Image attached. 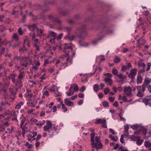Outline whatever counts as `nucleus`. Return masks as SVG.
<instances>
[{"instance_id": "5fc2aeb1", "label": "nucleus", "mask_w": 151, "mask_h": 151, "mask_svg": "<svg viewBox=\"0 0 151 151\" xmlns=\"http://www.w3.org/2000/svg\"><path fill=\"white\" fill-rule=\"evenodd\" d=\"M110 92V89L107 88H105L104 90V93L105 95L107 94Z\"/></svg>"}, {"instance_id": "f03ea898", "label": "nucleus", "mask_w": 151, "mask_h": 151, "mask_svg": "<svg viewBox=\"0 0 151 151\" xmlns=\"http://www.w3.org/2000/svg\"><path fill=\"white\" fill-rule=\"evenodd\" d=\"M91 145L93 148L96 149H101L103 147V145L101 141L100 137L96 136L95 138L94 141L91 142Z\"/></svg>"}, {"instance_id": "2f4dec72", "label": "nucleus", "mask_w": 151, "mask_h": 151, "mask_svg": "<svg viewBox=\"0 0 151 151\" xmlns=\"http://www.w3.org/2000/svg\"><path fill=\"white\" fill-rule=\"evenodd\" d=\"M151 82V79L147 77L145 78L144 80V83L145 84L147 85L150 83Z\"/></svg>"}, {"instance_id": "e433bc0d", "label": "nucleus", "mask_w": 151, "mask_h": 151, "mask_svg": "<svg viewBox=\"0 0 151 151\" xmlns=\"http://www.w3.org/2000/svg\"><path fill=\"white\" fill-rule=\"evenodd\" d=\"M3 82H4V88H8L9 85L10 84V82L9 81H5L3 80Z\"/></svg>"}, {"instance_id": "a878e982", "label": "nucleus", "mask_w": 151, "mask_h": 151, "mask_svg": "<svg viewBox=\"0 0 151 151\" xmlns=\"http://www.w3.org/2000/svg\"><path fill=\"white\" fill-rule=\"evenodd\" d=\"M109 137L114 142L116 141L118 139L117 136H113L111 135H109Z\"/></svg>"}, {"instance_id": "b1692460", "label": "nucleus", "mask_w": 151, "mask_h": 151, "mask_svg": "<svg viewBox=\"0 0 151 151\" xmlns=\"http://www.w3.org/2000/svg\"><path fill=\"white\" fill-rule=\"evenodd\" d=\"M54 60H53L52 61L49 60L48 59L46 60H45L44 63L43 65L44 66H46L47 64L51 63H53L54 62Z\"/></svg>"}, {"instance_id": "09e8293b", "label": "nucleus", "mask_w": 151, "mask_h": 151, "mask_svg": "<svg viewBox=\"0 0 151 151\" xmlns=\"http://www.w3.org/2000/svg\"><path fill=\"white\" fill-rule=\"evenodd\" d=\"M143 140L142 139H140L139 137L137 141V143L138 145H141L143 142Z\"/></svg>"}, {"instance_id": "ddd939ff", "label": "nucleus", "mask_w": 151, "mask_h": 151, "mask_svg": "<svg viewBox=\"0 0 151 151\" xmlns=\"http://www.w3.org/2000/svg\"><path fill=\"white\" fill-rule=\"evenodd\" d=\"M117 77L120 80L119 81V82H121V83H123L124 82H122V81L123 80L126 78V76L125 75L120 73L117 75Z\"/></svg>"}, {"instance_id": "9d476101", "label": "nucleus", "mask_w": 151, "mask_h": 151, "mask_svg": "<svg viewBox=\"0 0 151 151\" xmlns=\"http://www.w3.org/2000/svg\"><path fill=\"white\" fill-rule=\"evenodd\" d=\"M18 122H20V128H22L23 130H24V129L22 128V126L26 120L25 117H24L23 115H22L18 119Z\"/></svg>"}, {"instance_id": "f3484780", "label": "nucleus", "mask_w": 151, "mask_h": 151, "mask_svg": "<svg viewBox=\"0 0 151 151\" xmlns=\"http://www.w3.org/2000/svg\"><path fill=\"white\" fill-rule=\"evenodd\" d=\"M142 101L146 105H148L151 107V99H144L142 100Z\"/></svg>"}, {"instance_id": "c03bdc74", "label": "nucleus", "mask_w": 151, "mask_h": 151, "mask_svg": "<svg viewBox=\"0 0 151 151\" xmlns=\"http://www.w3.org/2000/svg\"><path fill=\"white\" fill-rule=\"evenodd\" d=\"M140 130L142 131V133L144 134L145 135L146 134L147 130L146 129H145L143 127H141Z\"/></svg>"}, {"instance_id": "6e6d98bb", "label": "nucleus", "mask_w": 151, "mask_h": 151, "mask_svg": "<svg viewBox=\"0 0 151 151\" xmlns=\"http://www.w3.org/2000/svg\"><path fill=\"white\" fill-rule=\"evenodd\" d=\"M112 72L114 75H118V71L116 69H113Z\"/></svg>"}, {"instance_id": "864d4df0", "label": "nucleus", "mask_w": 151, "mask_h": 151, "mask_svg": "<svg viewBox=\"0 0 151 151\" xmlns=\"http://www.w3.org/2000/svg\"><path fill=\"white\" fill-rule=\"evenodd\" d=\"M103 105L105 107H109V104L108 102L106 101H104L102 102Z\"/></svg>"}, {"instance_id": "1a4fd4ad", "label": "nucleus", "mask_w": 151, "mask_h": 151, "mask_svg": "<svg viewBox=\"0 0 151 151\" xmlns=\"http://www.w3.org/2000/svg\"><path fill=\"white\" fill-rule=\"evenodd\" d=\"M124 88V91L127 96L131 97L133 95L131 93L132 89L130 86L125 87Z\"/></svg>"}, {"instance_id": "5701e85b", "label": "nucleus", "mask_w": 151, "mask_h": 151, "mask_svg": "<svg viewBox=\"0 0 151 151\" xmlns=\"http://www.w3.org/2000/svg\"><path fill=\"white\" fill-rule=\"evenodd\" d=\"M58 89V88L57 87L54 92V93L55 95V96L56 97L61 96L62 95L61 93L59 91Z\"/></svg>"}, {"instance_id": "4468645a", "label": "nucleus", "mask_w": 151, "mask_h": 151, "mask_svg": "<svg viewBox=\"0 0 151 151\" xmlns=\"http://www.w3.org/2000/svg\"><path fill=\"white\" fill-rule=\"evenodd\" d=\"M70 98H66L65 99L64 103L66 105L69 106H72L73 105L74 103L70 101Z\"/></svg>"}, {"instance_id": "774afa93", "label": "nucleus", "mask_w": 151, "mask_h": 151, "mask_svg": "<svg viewBox=\"0 0 151 151\" xmlns=\"http://www.w3.org/2000/svg\"><path fill=\"white\" fill-rule=\"evenodd\" d=\"M5 29V28L3 26H0V32H2Z\"/></svg>"}, {"instance_id": "412c9836", "label": "nucleus", "mask_w": 151, "mask_h": 151, "mask_svg": "<svg viewBox=\"0 0 151 151\" xmlns=\"http://www.w3.org/2000/svg\"><path fill=\"white\" fill-rule=\"evenodd\" d=\"M70 87H72L71 88L73 89L74 91H77L79 90L78 86L77 84H72L71 85Z\"/></svg>"}, {"instance_id": "338daca9", "label": "nucleus", "mask_w": 151, "mask_h": 151, "mask_svg": "<svg viewBox=\"0 0 151 151\" xmlns=\"http://www.w3.org/2000/svg\"><path fill=\"white\" fill-rule=\"evenodd\" d=\"M33 95L32 93H29V94L28 93H26L24 95L26 97H29L30 98H31L32 96Z\"/></svg>"}, {"instance_id": "9b49d317", "label": "nucleus", "mask_w": 151, "mask_h": 151, "mask_svg": "<svg viewBox=\"0 0 151 151\" xmlns=\"http://www.w3.org/2000/svg\"><path fill=\"white\" fill-rule=\"evenodd\" d=\"M137 73V70L135 69H132L130 71V73L128 75L129 77L132 78H134Z\"/></svg>"}, {"instance_id": "de8ad7c7", "label": "nucleus", "mask_w": 151, "mask_h": 151, "mask_svg": "<svg viewBox=\"0 0 151 151\" xmlns=\"http://www.w3.org/2000/svg\"><path fill=\"white\" fill-rule=\"evenodd\" d=\"M29 28L31 30H34V29L36 28V25L35 24L29 25Z\"/></svg>"}, {"instance_id": "c9c22d12", "label": "nucleus", "mask_w": 151, "mask_h": 151, "mask_svg": "<svg viewBox=\"0 0 151 151\" xmlns=\"http://www.w3.org/2000/svg\"><path fill=\"white\" fill-rule=\"evenodd\" d=\"M61 104L62 105V109L63 110V111L65 112H66L67 110V109L66 107L65 106V105L63 104L62 101L61 102Z\"/></svg>"}, {"instance_id": "a18cd8bd", "label": "nucleus", "mask_w": 151, "mask_h": 151, "mask_svg": "<svg viewBox=\"0 0 151 151\" xmlns=\"http://www.w3.org/2000/svg\"><path fill=\"white\" fill-rule=\"evenodd\" d=\"M104 119H96V120L95 123V124H99L101 123L103 121H104Z\"/></svg>"}, {"instance_id": "37998d69", "label": "nucleus", "mask_w": 151, "mask_h": 151, "mask_svg": "<svg viewBox=\"0 0 151 151\" xmlns=\"http://www.w3.org/2000/svg\"><path fill=\"white\" fill-rule=\"evenodd\" d=\"M106 120L104 119V121H103L101 123V124H102L101 126L105 128H106L107 127V126L106 125Z\"/></svg>"}, {"instance_id": "39448f33", "label": "nucleus", "mask_w": 151, "mask_h": 151, "mask_svg": "<svg viewBox=\"0 0 151 151\" xmlns=\"http://www.w3.org/2000/svg\"><path fill=\"white\" fill-rule=\"evenodd\" d=\"M32 39L33 42V47L35 48L36 50L37 51H39L40 50V47L41 45L39 40L36 38L35 36L34 35L32 36Z\"/></svg>"}, {"instance_id": "49530a36", "label": "nucleus", "mask_w": 151, "mask_h": 151, "mask_svg": "<svg viewBox=\"0 0 151 151\" xmlns=\"http://www.w3.org/2000/svg\"><path fill=\"white\" fill-rule=\"evenodd\" d=\"M144 91H138V93L137 94V96L139 97H142L143 96V93Z\"/></svg>"}, {"instance_id": "58836bf2", "label": "nucleus", "mask_w": 151, "mask_h": 151, "mask_svg": "<svg viewBox=\"0 0 151 151\" xmlns=\"http://www.w3.org/2000/svg\"><path fill=\"white\" fill-rule=\"evenodd\" d=\"M13 38L16 41H18L19 40L18 35L16 33H14L13 35Z\"/></svg>"}, {"instance_id": "3c124183", "label": "nucleus", "mask_w": 151, "mask_h": 151, "mask_svg": "<svg viewBox=\"0 0 151 151\" xmlns=\"http://www.w3.org/2000/svg\"><path fill=\"white\" fill-rule=\"evenodd\" d=\"M114 61L115 63H117L120 62V59L119 58L117 57H116L114 59Z\"/></svg>"}, {"instance_id": "473e14b6", "label": "nucleus", "mask_w": 151, "mask_h": 151, "mask_svg": "<svg viewBox=\"0 0 151 151\" xmlns=\"http://www.w3.org/2000/svg\"><path fill=\"white\" fill-rule=\"evenodd\" d=\"M144 143L146 147H151V142L149 141H145Z\"/></svg>"}, {"instance_id": "f8f14e48", "label": "nucleus", "mask_w": 151, "mask_h": 151, "mask_svg": "<svg viewBox=\"0 0 151 151\" xmlns=\"http://www.w3.org/2000/svg\"><path fill=\"white\" fill-rule=\"evenodd\" d=\"M72 58L71 56L68 57L66 59V63H63L62 65H66V66H68L72 63Z\"/></svg>"}, {"instance_id": "a211bd4d", "label": "nucleus", "mask_w": 151, "mask_h": 151, "mask_svg": "<svg viewBox=\"0 0 151 151\" xmlns=\"http://www.w3.org/2000/svg\"><path fill=\"white\" fill-rule=\"evenodd\" d=\"M48 18L50 19V20H52L53 21H57L58 22H60V21L58 20L57 18L56 17H54L52 15H50L48 17Z\"/></svg>"}, {"instance_id": "13d9d810", "label": "nucleus", "mask_w": 151, "mask_h": 151, "mask_svg": "<svg viewBox=\"0 0 151 151\" xmlns=\"http://www.w3.org/2000/svg\"><path fill=\"white\" fill-rule=\"evenodd\" d=\"M122 100H123L125 102H130V101H132V99H130V101H129L127 99L126 97L125 96H122Z\"/></svg>"}, {"instance_id": "69168bd1", "label": "nucleus", "mask_w": 151, "mask_h": 151, "mask_svg": "<svg viewBox=\"0 0 151 151\" xmlns=\"http://www.w3.org/2000/svg\"><path fill=\"white\" fill-rule=\"evenodd\" d=\"M124 135H122L121 136V137L120 140V142L122 143H124L125 142L124 140Z\"/></svg>"}, {"instance_id": "bb28decb", "label": "nucleus", "mask_w": 151, "mask_h": 151, "mask_svg": "<svg viewBox=\"0 0 151 151\" xmlns=\"http://www.w3.org/2000/svg\"><path fill=\"white\" fill-rule=\"evenodd\" d=\"M24 44H27V46L28 47H30V42L28 40V38L27 37H26L24 40Z\"/></svg>"}, {"instance_id": "7c9ffc66", "label": "nucleus", "mask_w": 151, "mask_h": 151, "mask_svg": "<svg viewBox=\"0 0 151 151\" xmlns=\"http://www.w3.org/2000/svg\"><path fill=\"white\" fill-rule=\"evenodd\" d=\"M37 36L39 37H41L43 33V30L41 29H37Z\"/></svg>"}, {"instance_id": "cd10ccee", "label": "nucleus", "mask_w": 151, "mask_h": 151, "mask_svg": "<svg viewBox=\"0 0 151 151\" xmlns=\"http://www.w3.org/2000/svg\"><path fill=\"white\" fill-rule=\"evenodd\" d=\"M131 128L135 130L139 129L140 127L138 124L133 125L131 126Z\"/></svg>"}, {"instance_id": "7ed1b4c3", "label": "nucleus", "mask_w": 151, "mask_h": 151, "mask_svg": "<svg viewBox=\"0 0 151 151\" xmlns=\"http://www.w3.org/2000/svg\"><path fill=\"white\" fill-rule=\"evenodd\" d=\"M83 31L82 28H78L74 32V35H68L65 37L66 39L72 41L77 39L79 36L78 34L79 32H81Z\"/></svg>"}, {"instance_id": "6ab92c4d", "label": "nucleus", "mask_w": 151, "mask_h": 151, "mask_svg": "<svg viewBox=\"0 0 151 151\" xmlns=\"http://www.w3.org/2000/svg\"><path fill=\"white\" fill-rule=\"evenodd\" d=\"M93 89L94 91L97 93L99 90L100 89V88L98 84H96L93 86Z\"/></svg>"}, {"instance_id": "4c0bfd02", "label": "nucleus", "mask_w": 151, "mask_h": 151, "mask_svg": "<svg viewBox=\"0 0 151 151\" xmlns=\"http://www.w3.org/2000/svg\"><path fill=\"white\" fill-rule=\"evenodd\" d=\"M137 65L138 66L142 67L143 68H144L145 67V64L141 61H139Z\"/></svg>"}, {"instance_id": "bf43d9fd", "label": "nucleus", "mask_w": 151, "mask_h": 151, "mask_svg": "<svg viewBox=\"0 0 151 151\" xmlns=\"http://www.w3.org/2000/svg\"><path fill=\"white\" fill-rule=\"evenodd\" d=\"M46 78V76L45 73H44L42 74V76L40 77V78L41 79L40 81L41 82H42V81L45 79Z\"/></svg>"}, {"instance_id": "a19ab883", "label": "nucleus", "mask_w": 151, "mask_h": 151, "mask_svg": "<svg viewBox=\"0 0 151 151\" xmlns=\"http://www.w3.org/2000/svg\"><path fill=\"white\" fill-rule=\"evenodd\" d=\"M142 78L140 76H138L137 79V82L138 83H140L142 81Z\"/></svg>"}, {"instance_id": "e2e57ef3", "label": "nucleus", "mask_w": 151, "mask_h": 151, "mask_svg": "<svg viewBox=\"0 0 151 151\" xmlns=\"http://www.w3.org/2000/svg\"><path fill=\"white\" fill-rule=\"evenodd\" d=\"M123 115H122L121 113H120L119 114V116L120 118V119L122 121H125V119L124 117L122 116Z\"/></svg>"}, {"instance_id": "052dcab7", "label": "nucleus", "mask_w": 151, "mask_h": 151, "mask_svg": "<svg viewBox=\"0 0 151 151\" xmlns=\"http://www.w3.org/2000/svg\"><path fill=\"white\" fill-rule=\"evenodd\" d=\"M25 145L26 146L28 147L29 148H31L33 147V145L29 143L28 142H27L25 144Z\"/></svg>"}, {"instance_id": "72a5a7b5", "label": "nucleus", "mask_w": 151, "mask_h": 151, "mask_svg": "<svg viewBox=\"0 0 151 151\" xmlns=\"http://www.w3.org/2000/svg\"><path fill=\"white\" fill-rule=\"evenodd\" d=\"M17 88H15L14 90H13L10 92L11 95L14 96V97L12 98V100H14V96L15 95L16 93L17 92Z\"/></svg>"}, {"instance_id": "6e6552de", "label": "nucleus", "mask_w": 151, "mask_h": 151, "mask_svg": "<svg viewBox=\"0 0 151 151\" xmlns=\"http://www.w3.org/2000/svg\"><path fill=\"white\" fill-rule=\"evenodd\" d=\"M52 124L49 120L46 121V124L43 127L44 130L45 131L49 132V130L52 129Z\"/></svg>"}, {"instance_id": "ea45409f", "label": "nucleus", "mask_w": 151, "mask_h": 151, "mask_svg": "<svg viewBox=\"0 0 151 151\" xmlns=\"http://www.w3.org/2000/svg\"><path fill=\"white\" fill-rule=\"evenodd\" d=\"M129 127L128 125H126L124 126V129L125 130V133L128 134V131L129 129Z\"/></svg>"}, {"instance_id": "aec40b11", "label": "nucleus", "mask_w": 151, "mask_h": 151, "mask_svg": "<svg viewBox=\"0 0 151 151\" xmlns=\"http://www.w3.org/2000/svg\"><path fill=\"white\" fill-rule=\"evenodd\" d=\"M56 87H56L53 85H52L50 87H48L47 89L51 92H53L54 93Z\"/></svg>"}, {"instance_id": "4be33fe9", "label": "nucleus", "mask_w": 151, "mask_h": 151, "mask_svg": "<svg viewBox=\"0 0 151 151\" xmlns=\"http://www.w3.org/2000/svg\"><path fill=\"white\" fill-rule=\"evenodd\" d=\"M71 88L72 87H70L69 89V91L66 93V94L68 96H71L74 93V91Z\"/></svg>"}, {"instance_id": "0e129e2a", "label": "nucleus", "mask_w": 151, "mask_h": 151, "mask_svg": "<svg viewBox=\"0 0 151 151\" xmlns=\"http://www.w3.org/2000/svg\"><path fill=\"white\" fill-rule=\"evenodd\" d=\"M42 94L43 95L46 96H48L49 95V93L48 91H43L42 92Z\"/></svg>"}, {"instance_id": "c756f323", "label": "nucleus", "mask_w": 151, "mask_h": 151, "mask_svg": "<svg viewBox=\"0 0 151 151\" xmlns=\"http://www.w3.org/2000/svg\"><path fill=\"white\" fill-rule=\"evenodd\" d=\"M57 34L52 31H50L49 32V36H51L53 39H55L56 37Z\"/></svg>"}, {"instance_id": "4d7b16f0", "label": "nucleus", "mask_w": 151, "mask_h": 151, "mask_svg": "<svg viewBox=\"0 0 151 151\" xmlns=\"http://www.w3.org/2000/svg\"><path fill=\"white\" fill-rule=\"evenodd\" d=\"M147 68L146 69V71H148L150 69V68L151 66V63H148L147 64Z\"/></svg>"}, {"instance_id": "dca6fc26", "label": "nucleus", "mask_w": 151, "mask_h": 151, "mask_svg": "<svg viewBox=\"0 0 151 151\" xmlns=\"http://www.w3.org/2000/svg\"><path fill=\"white\" fill-rule=\"evenodd\" d=\"M68 44L67 43L65 44V47H64L65 49L64 51L65 52H69L70 51L72 52L73 50L72 48L69 46H68Z\"/></svg>"}, {"instance_id": "79ce46f5", "label": "nucleus", "mask_w": 151, "mask_h": 151, "mask_svg": "<svg viewBox=\"0 0 151 151\" xmlns=\"http://www.w3.org/2000/svg\"><path fill=\"white\" fill-rule=\"evenodd\" d=\"M95 136V134L94 133H93L91 134V142L95 140L94 139Z\"/></svg>"}, {"instance_id": "423d86ee", "label": "nucleus", "mask_w": 151, "mask_h": 151, "mask_svg": "<svg viewBox=\"0 0 151 151\" xmlns=\"http://www.w3.org/2000/svg\"><path fill=\"white\" fill-rule=\"evenodd\" d=\"M68 55V54L67 53L66 54L61 56L59 57V59L57 60L56 61L55 63V66L57 67L59 65H60V67L59 68V70H57L56 72L55 73V74H58L59 73V71L61 70L62 69L61 67L63 65H62V64H63V63H60V59H63L64 58H65Z\"/></svg>"}, {"instance_id": "c85d7f7f", "label": "nucleus", "mask_w": 151, "mask_h": 151, "mask_svg": "<svg viewBox=\"0 0 151 151\" xmlns=\"http://www.w3.org/2000/svg\"><path fill=\"white\" fill-rule=\"evenodd\" d=\"M24 104V103L22 101H20L16 106L15 108L18 109H20L21 108V106Z\"/></svg>"}, {"instance_id": "2eb2a0df", "label": "nucleus", "mask_w": 151, "mask_h": 151, "mask_svg": "<svg viewBox=\"0 0 151 151\" xmlns=\"http://www.w3.org/2000/svg\"><path fill=\"white\" fill-rule=\"evenodd\" d=\"M104 82L107 85L111 86L113 83L112 80L110 78L106 77L105 78Z\"/></svg>"}, {"instance_id": "680f3d73", "label": "nucleus", "mask_w": 151, "mask_h": 151, "mask_svg": "<svg viewBox=\"0 0 151 151\" xmlns=\"http://www.w3.org/2000/svg\"><path fill=\"white\" fill-rule=\"evenodd\" d=\"M139 137L138 136H133L131 138V139L134 141H137V140L139 138Z\"/></svg>"}, {"instance_id": "393cba45", "label": "nucleus", "mask_w": 151, "mask_h": 151, "mask_svg": "<svg viewBox=\"0 0 151 151\" xmlns=\"http://www.w3.org/2000/svg\"><path fill=\"white\" fill-rule=\"evenodd\" d=\"M137 88L138 91H144L145 90V88L143 85L142 86H138Z\"/></svg>"}, {"instance_id": "20e7f679", "label": "nucleus", "mask_w": 151, "mask_h": 151, "mask_svg": "<svg viewBox=\"0 0 151 151\" xmlns=\"http://www.w3.org/2000/svg\"><path fill=\"white\" fill-rule=\"evenodd\" d=\"M16 58L19 60L21 65L25 67L27 66L28 64V62H29L30 63H31L30 59L27 57L19 56L17 57Z\"/></svg>"}, {"instance_id": "603ef678", "label": "nucleus", "mask_w": 151, "mask_h": 151, "mask_svg": "<svg viewBox=\"0 0 151 151\" xmlns=\"http://www.w3.org/2000/svg\"><path fill=\"white\" fill-rule=\"evenodd\" d=\"M11 114L12 116L13 117H17V114L15 113V112L14 111V110H12L11 112Z\"/></svg>"}, {"instance_id": "f257e3e1", "label": "nucleus", "mask_w": 151, "mask_h": 151, "mask_svg": "<svg viewBox=\"0 0 151 151\" xmlns=\"http://www.w3.org/2000/svg\"><path fill=\"white\" fill-rule=\"evenodd\" d=\"M16 75L14 73H11L9 76L8 77L9 78H11L12 82L15 86L18 88L21 87L23 84V80L25 77L24 72H21L19 71V73L17 76V79H15Z\"/></svg>"}, {"instance_id": "f704fd0d", "label": "nucleus", "mask_w": 151, "mask_h": 151, "mask_svg": "<svg viewBox=\"0 0 151 151\" xmlns=\"http://www.w3.org/2000/svg\"><path fill=\"white\" fill-rule=\"evenodd\" d=\"M19 50L21 53L24 52V51H28L27 49L24 45L22 47H20L19 48Z\"/></svg>"}, {"instance_id": "8fccbe9b", "label": "nucleus", "mask_w": 151, "mask_h": 151, "mask_svg": "<svg viewBox=\"0 0 151 151\" xmlns=\"http://www.w3.org/2000/svg\"><path fill=\"white\" fill-rule=\"evenodd\" d=\"M6 73L5 70H3V71L0 72V77L5 76H6Z\"/></svg>"}, {"instance_id": "0eeeda50", "label": "nucleus", "mask_w": 151, "mask_h": 151, "mask_svg": "<svg viewBox=\"0 0 151 151\" xmlns=\"http://www.w3.org/2000/svg\"><path fill=\"white\" fill-rule=\"evenodd\" d=\"M40 65V63L39 61H35L32 64V69L31 70V73H33V72L36 73L37 70H38Z\"/></svg>"}]
</instances>
